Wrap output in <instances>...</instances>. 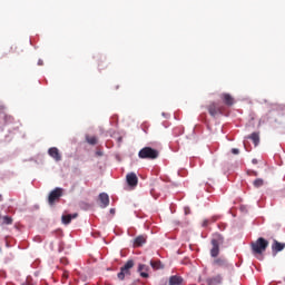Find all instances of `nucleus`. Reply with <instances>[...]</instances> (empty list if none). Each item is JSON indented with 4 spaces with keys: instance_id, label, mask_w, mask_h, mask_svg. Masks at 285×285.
Segmentation results:
<instances>
[{
    "instance_id": "nucleus-3",
    "label": "nucleus",
    "mask_w": 285,
    "mask_h": 285,
    "mask_svg": "<svg viewBox=\"0 0 285 285\" xmlns=\"http://www.w3.org/2000/svg\"><path fill=\"white\" fill-rule=\"evenodd\" d=\"M139 159H157L159 157V150L151 147H144L138 153Z\"/></svg>"
},
{
    "instance_id": "nucleus-14",
    "label": "nucleus",
    "mask_w": 285,
    "mask_h": 285,
    "mask_svg": "<svg viewBox=\"0 0 285 285\" xmlns=\"http://www.w3.org/2000/svg\"><path fill=\"white\" fill-rule=\"evenodd\" d=\"M215 266H219L220 268H228L230 264L225 258H216L214 261Z\"/></svg>"
},
{
    "instance_id": "nucleus-27",
    "label": "nucleus",
    "mask_w": 285,
    "mask_h": 285,
    "mask_svg": "<svg viewBox=\"0 0 285 285\" xmlns=\"http://www.w3.org/2000/svg\"><path fill=\"white\" fill-rule=\"evenodd\" d=\"M77 217H78V214L71 215V219H77Z\"/></svg>"
},
{
    "instance_id": "nucleus-12",
    "label": "nucleus",
    "mask_w": 285,
    "mask_h": 285,
    "mask_svg": "<svg viewBox=\"0 0 285 285\" xmlns=\"http://www.w3.org/2000/svg\"><path fill=\"white\" fill-rule=\"evenodd\" d=\"M148 271H150V267L148 265L140 264L138 266V273H140V277H144L145 279H148Z\"/></svg>"
},
{
    "instance_id": "nucleus-25",
    "label": "nucleus",
    "mask_w": 285,
    "mask_h": 285,
    "mask_svg": "<svg viewBox=\"0 0 285 285\" xmlns=\"http://www.w3.org/2000/svg\"><path fill=\"white\" fill-rule=\"evenodd\" d=\"M210 224V220L209 219H205L203 222V226L206 228V226H208Z\"/></svg>"
},
{
    "instance_id": "nucleus-5",
    "label": "nucleus",
    "mask_w": 285,
    "mask_h": 285,
    "mask_svg": "<svg viewBox=\"0 0 285 285\" xmlns=\"http://www.w3.org/2000/svg\"><path fill=\"white\" fill-rule=\"evenodd\" d=\"M62 196L63 189L60 187L55 188L52 191H50L48 197L49 206H55V202H59V199H61Z\"/></svg>"
},
{
    "instance_id": "nucleus-11",
    "label": "nucleus",
    "mask_w": 285,
    "mask_h": 285,
    "mask_svg": "<svg viewBox=\"0 0 285 285\" xmlns=\"http://www.w3.org/2000/svg\"><path fill=\"white\" fill-rule=\"evenodd\" d=\"M220 99L225 104V106H233L235 104V98L230 96V94H222Z\"/></svg>"
},
{
    "instance_id": "nucleus-8",
    "label": "nucleus",
    "mask_w": 285,
    "mask_h": 285,
    "mask_svg": "<svg viewBox=\"0 0 285 285\" xmlns=\"http://www.w3.org/2000/svg\"><path fill=\"white\" fill-rule=\"evenodd\" d=\"M128 186L135 187L139 184V178H137V174L130 173L126 176Z\"/></svg>"
},
{
    "instance_id": "nucleus-24",
    "label": "nucleus",
    "mask_w": 285,
    "mask_h": 285,
    "mask_svg": "<svg viewBox=\"0 0 285 285\" xmlns=\"http://www.w3.org/2000/svg\"><path fill=\"white\" fill-rule=\"evenodd\" d=\"M232 154H233V155H239V149L233 148V149H232Z\"/></svg>"
},
{
    "instance_id": "nucleus-20",
    "label": "nucleus",
    "mask_w": 285,
    "mask_h": 285,
    "mask_svg": "<svg viewBox=\"0 0 285 285\" xmlns=\"http://www.w3.org/2000/svg\"><path fill=\"white\" fill-rule=\"evenodd\" d=\"M150 266H151V268H154L155 271H159V268H160V266H161V262H159V261H151L150 262Z\"/></svg>"
},
{
    "instance_id": "nucleus-17",
    "label": "nucleus",
    "mask_w": 285,
    "mask_h": 285,
    "mask_svg": "<svg viewBox=\"0 0 285 285\" xmlns=\"http://www.w3.org/2000/svg\"><path fill=\"white\" fill-rule=\"evenodd\" d=\"M247 139H252L255 146H259V132H253Z\"/></svg>"
},
{
    "instance_id": "nucleus-1",
    "label": "nucleus",
    "mask_w": 285,
    "mask_h": 285,
    "mask_svg": "<svg viewBox=\"0 0 285 285\" xmlns=\"http://www.w3.org/2000/svg\"><path fill=\"white\" fill-rule=\"evenodd\" d=\"M250 247L253 255H262L266 253V248H268V240L264 237H259L257 240L252 242Z\"/></svg>"
},
{
    "instance_id": "nucleus-15",
    "label": "nucleus",
    "mask_w": 285,
    "mask_h": 285,
    "mask_svg": "<svg viewBox=\"0 0 285 285\" xmlns=\"http://www.w3.org/2000/svg\"><path fill=\"white\" fill-rule=\"evenodd\" d=\"M184 284V278L181 276L174 275L169 277V285H181Z\"/></svg>"
},
{
    "instance_id": "nucleus-23",
    "label": "nucleus",
    "mask_w": 285,
    "mask_h": 285,
    "mask_svg": "<svg viewBox=\"0 0 285 285\" xmlns=\"http://www.w3.org/2000/svg\"><path fill=\"white\" fill-rule=\"evenodd\" d=\"M68 276H69L68 272H63L62 282H66V279H68Z\"/></svg>"
},
{
    "instance_id": "nucleus-10",
    "label": "nucleus",
    "mask_w": 285,
    "mask_h": 285,
    "mask_svg": "<svg viewBox=\"0 0 285 285\" xmlns=\"http://www.w3.org/2000/svg\"><path fill=\"white\" fill-rule=\"evenodd\" d=\"M48 155H50L55 161H61V154L57 147L49 148Z\"/></svg>"
},
{
    "instance_id": "nucleus-7",
    "label": "nucleus",
    "mask_w": 285,
    "mask_h": 285,
    "mask_svg": "<svg viewBox=\"0 0 285 285\" xmlns=\"http://www.w3.org/2000/svg\"><path fill=\"white\" fill-rule=\"evenodd\" d=\"M224 282V276L217 274L216 276L208 277L206 279L207 285H219Z\"/></svg>"
},
{
    "instance_id": "nucleus-9",
    "label": "nucleus",
    "mask_w": 285,
    "mask_h": 285,
    "mask_svg": "<svg viewBox=\"0 0 285 285\" xmlns=\"http://www.w3.org/2000/svg\"><path fill=\"white\" fill-rule=\"evenodd\" d=\"M208 112L212 117H217V115H222V108H219L217 104L212 102L208 106Z\"/></svg>"
},
{
    "instance_id": "nucleus-4",
    "label": "nucleus",
    "mask_w": 285,
    "mask_h": 285,
    "mask_svg": "<svg viewBox=\"0 0 285 285\" xmlns=\"http://www.w3.org/2000/svg\"><path fill=\"white\" fill-rule=\"evenodd\" d=\"M135 267V261L129 259L127 263L120 268L118 273V279H126V277H130V269Z\"/></svg>"
},
{
    "instance_id": "nucleus-29",
    "label": "nucleus",
    "mask_w": 285,
    "mask_h": 285,
    "mask_svg": "<svg viewBox=\"0 0 285 285\" xmlns=\"http://www.w3.org/2000/svg\"><path fill=\"white\" fill-rule=\"evenodd\" d=\"M111 215H115V208L110 209Z\"/></svg>"
},
{
    "instance_id": "nucleus-6",
    "label": "nucleus",
    "mask_w": 285,
    "mask_h": 285,
    "mask_svg": "<svg viewBox=\"0 0 285 285\" xmlns=\"http://www.w3.org/2000/svg\"><path fill=\"white\" fill-rule=\"evenodd\" d=\"M100 208H108L110 206V197L106 193L99 194Z\"/></svg>"
},
{
    "instance_id": "nucleus-18",
    "label": "nucleus",
    "mask_w": 285,
    "mask_h": 285,
    "mask_svg": "<svg viewBox=\"0 0 285 285\" xmlns=\"http://www.w3.org/2000/svg\"><path fill=\"white\" fill-rule=\"evenodd\" d=\"M62 219V224H65L66 226H68V224H70L72 222V215H62L61 217Z\"/></svg>"
},
{
    "instance_id": "nucleus-31",
    "label": "nucleus",
    "mask_w": 285,
    "mask_h": 285,
    "mask_svg": "<svg viewBox=\"0 0 285 285\" xmlns=\"http://www.w3.org/2000/svg\"><path fill=\"white\" fill-rule=\"evenodd\" d=\"M253 164H257V161H256V160H253Z\"/></svg>"
},
{
    "instance_id": "nucleus-28",
    "label": "nucleus",
    "mask_w": 285,
    "mask_h": 285,
    "mask_svg": "<svg viewBox=\"0 0 285 285\" xmlns=\"http://www.w3.org/2000/svg\"><path fill=\"white\" fill-rule=\"evenodd\" d=\"M252 175L254 176V177H257V171H252Z\"/></svg>"
},
{
    "instance_id": "nucleus-26",
    "label": "nucleus",
    "mask_w": 285,
    "mask_h": 285,
    "mask_svg": "<svg viewBox=\"0 0 285 285\" xmlns=\"http://www.w3.org/2000/svg\"><path fill=\"white\" fill-rule=\"evenodd\" d=\"M60 262H61V264H63L65 266L68 265L67 258H61Z\"/></svg>"
},
{
    "instance_id": "nucleus-22",
    "label": "nucleus",
    "mask_w": 285,
    "mask_h": 285,
    "mask_svg": "<svg viewBox=\"0 0 285 285\" xmlns=\"http://www.w3.org/2000/svg\"><path fill=\"white\" fill-rule=\"evenodd\" d=\"M87 141H88V144H90V146H95V145H97V137H95V136L88 137Z\"/></svg>"
},
{
    "instance_id": "nucleus-16",
    "label": "nucleus",
    "mask_w": 285,
    "mask_h": 285,
    "mask_svg": "<svg viewBox=\"0 0 285 285\" xmlns=\"http://www.w3.org/2000/svg\"><path fill=\"white\" fill-rule=\"evenodd\" d=\"M146 239H148L147 236H144V235L137 236L135 238L134 245L137 246V247L144 246V244L146 243Z\"/></svg>"
},
{
    "instance_id": "nucleus-19",
    "label": "nucleus",
    "mask_w": 285,
    "mask_h": 285,
    "mask_svg": "<svg viewBox=\"0 0 285 285\" xmlns=\"http://www.w3.org/2000/svg\"><path fill=\"white\" fill-rule=\"evenodd\" d=\"M253 186H254L255 188H262V186H264V179H262V178L255 179V180L253 181Z\"/></svg>"
},
{
    "instance_id": "nucleus-2",
    "label": "nucleus",
    "mask_w": 285,
    "mask_h": 285,
    "mask_svg": "<svg viewBox=\"0 0 285 285\" xmlns=\"http://www.w3.org/2000/svg\"><path fill=\"white\" fill-rule=\"evenodd\" d=\"M210 244H212L210 255L212 257H217L219 255V246L224 244V236L217 233L214 234Z\"/></svg>"
},
{
    "instance_id": "nucleus-21",
    "label": "nucleus",
    "mask_w": 285,
    "mask_h": 285,
    "mask_svg": "<svg viewBox=\"0 0 285 285\" xmlns=\"http://www.w3.org/2000/svg\"><path fill=\"white\" fill-rule=\"evenodd\" d=\"M2 224H6L7 226H10V224H12V217L10 216H4L2 218Z\"/></svg>"
},
{
    "instance_id": "nucleus-13",
    "label": "nucleus",
    "mask_w": 285,
    "mask_h": 285,
    "mask_svg": "<svg viewBox=\"0 0 285 285\" xmlns=\"http://www.w3.org/2000/svg\"><path fill=\"white\" fill-rule=\"evenodd\" d=\"M285 248V243H279L278 240H274L272 244V250L274 253H282Z\"/></svg>"
},
{
    "instance_id": "nucleus-30",
    "label": "nucleus",
    "mask_w": 285,
    "mask_h": 285,
    "mask_svg": "<svg viewBox=\"0 0 285 285\" xmlns=\"http://www.w3.org/2000/svg\"><path fill=\"white\" fill-rule=\"evenodd\" d=\"M0 202H3V196L2 195H0Z\"/></svg>"
}]
</instances>
